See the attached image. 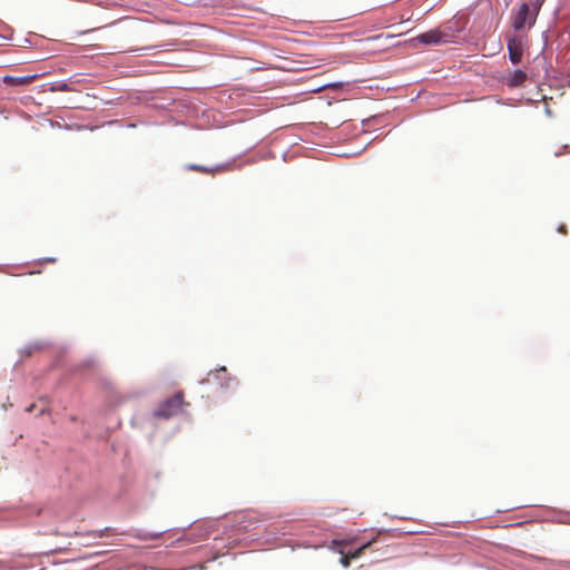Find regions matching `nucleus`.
I'll use <instances>...</instances> for the list:
<instances>
[{
	"label": "nucleus",
	"instance_id": "f257e3e1",
	"mask_svg": "<svg viewBox=\"0 0 570 570\" xmlns=\"http://www.w3.org/2000/svg\"><path fill=\"white\" fill-rule=\"evenodd\" d=\"M538 14L523 4H519L518 11L512 16V28L515 32L530 30L537 21Z\"/></svg>",
	"mask_w": 570,
	"mask_h": 570
},
{
	"label": "nucleus",
	"instance_id": "f03ea898",
	"mask_svg": "<svg viewBox=\"0 0 570 570\" xmlns=\"http://www.w3.org/2000/svg\"><path fill=\"white\" fill-rule=\"evenodd\" d=\"M183 405V395L176 394L163 403L155 410L154 415L157 417L169 419L179 412Z\"/></svg>",
	"mask_w": 570,
	"mask_h": 570
},
{
	"label": "nucleus",
	"instance_id": "7ed1b4c3",
	"mask_svg": "<svg viewBox=\"0 0 570 570\" xmlns=\"http://www.w3.org/2000/svg\"><path fill=\"white\" fill-rule=\"evenodd\" d=\"M412 41H417L424 46L442 45L449 41V35L439 28L431 29L426 32L417 35Z\"/></svg>",
	"mask_w": 570,
	"mask_h": 570
},
{
	"label": "nucleus",
	"instance_id": "20e7f679",
	"mask_svg": "<svg viewBox=\"0 0 570 570\" xmlns=\"http://www.w3.org/2000/svg\"><path fill=\"white\" fill-rule=\"evenodd\" d=\"M507 48L510 61L513 65L520 63L523 55V37L521 35L507 36Z\"/></svg>",
	"mask_w": 570,
	"mask_h": 570
},
{
	"label": "nucleus",
	"instance_id": "39448f33",
	"mask_svg": "<svg viewBox=\"0 0 570 570\" xmlns=\"http://www.w3.org/2000/svg\"><path fill=\"white\" fill-rule=\"evenodd\" d=\"M527 80V73L521 69H515L507 79L505 85L510 88H517Z\"/></svg>",
	"mask_w": 570,
	"mask_h": 570
},
{
	"label": "nucleus",
	"instance_id": "423d86ee",
	"mask_svg": "<svg viewBox=\"0 0 570 570\" xmlns=\"http://www.w3.org/2000/svg\"><path fill=\"white\" fill-rule=\"evenodd\" d=\"M354 541V539H342V540H338V539H334L332 540V546H340L342 548L346 547L347 544L352 543ZM338 553L342 554L341 559H340V563L344 567V568H348L350 567V563H351V556H344V549H340L338 550Z\"/></svg>",
	"mask_w": 570,
	"mask_h": 570
},
{
	"label": "nucleus",
	"instance_id": "0eeeda50",
	"mask_svg": "<svg viewBox=\"0 0 570 570\" xmlns=\"http://www.w3.org/2000/svg\"><path fill=\"white\" fill-rule=\"evenodd\" d=\"M37 77H38V75L19 76V77H16V76H4L3 77V82L4 83H10V85H13V86H23V85L29 83L30 81H32Z\"/></svg>",
	"mask_w": 570,
	"mask_h": 570
},
{
	"label": "nucleus",
	"instance_id": "6e6552de",
	"mask_svg": "<svg viewBox=\"0 0 570 570\" xmlns=\"http://www.w3.org/2000/svg\"><path fill=\"white\" fill-rule=\"evenodd\" d=\"M227 370L225 366H222L219 367L218 370H216L214 373L210 372L209 375H213L214 379L217 381V383L220 385V387L223 389H229L230 387V382H233L234 380L232 377H224V381L222 379V374H226Z\"/></svg>",
	"mask_w": 570,
	"mask_h": 570
},
{
	"label": "nucleus",
	"instance_id": "1a4fd4ad",
	"mask_svg": "<svg viewBox=\"0 0 570 570\" xmlns=\"http://www.w3.org/2000/svg\"><path fill=\"white\" fill-rule=\"evenodd\" d=\"M167 531H168L167 529L161 530V531H157V532H149V531L138 530L134 534V537L139 539V540H156V539L160 538Z\"/></svg>",
	"mask_w": 570,
	"mask_h": 570
},
{
	"label": "nucleus",
	"instance_id": "9d476101",
	"mask_svg": "<svg viewBox=\"0 0 570 570\" xmlns=\"http://www.w3.org/2000/svg\"><path fill=\"white\" fill-rule=\"evenodd\" d=\"M225 166L226 165L220 164V165H216L214 167H206V166H202V165L190 164L186 168L188 170H196V171H202V173H214L216 170L224 168Z\"/></svg>",
	"mask_w": 570,
	"mask_h": 570
},
{
	"label": "nucleus",
	"instance_id": "9b49d317",
	"mask_svg": "<svg viewBox=\"0 0 570 570\" xmlns=\"http://www.w3.org/2000/svg\"><path fill=\"white\" fill-rule=\"evenodd\" d=\"M546 0H521L520 3L525 6L532 12L539 16L541 7L543 6Z\"/></svg>",
	"mask_w": 570,
	"mask_h": 570
},
{
	"label": "nucleus",
	"instance_id": "f8f14e48",
	"mask_svg": "<svg viewBox=\"0 0 570 570\" xmlns=\"http://www.w3.org/2000/svg\"><path fill=\"white\" fill-rule=\"evenodd\" d=\"M42 344L39 342L29 343L20 350L21 356H30L35 351L42 348Z\"/></svg>",
	"mask_w": 570,
	"mask_h": 570
},
{
	"label": "nucleus",
	"instance_id": "ddd939ff",
	"mask_svg": "<svg viewBox=\"0 0 570 570\" xmlns=\"http://www.w3.org/2000/svg\"><path fill=\"white\" fill-rule=\"evenodd\" d=\"M372 544L371 541H367L365 543H362L357 549L350 552V556L352 559H357L362 556V553Z\"/></svg>",
	"mask_w": 570,
	"mask_h": 570
},
{
	"label": "nucleus",
	"instance_id": "4468645a",
	"mask_svg": "<svg viewBox=\"0 0 570 570\" xmlns=\"http://www.w3.org/2000/svg\"><path fill=\"white\" fill-rule=\"evenodd\" d=\"M51 90L69 91L70 86L67 81H59V82H56V85L51 88Z\"/></svg>",
	"mask_w": 570,
	"mask_h": 570
},
{
	"label": "nucleus",
	"instance_id": "2eb2a0df",
	"mask_svg": "<svg viewBox=\"0 0 570 570\" xmlns=\"http://www.w3.org/2000/svg\"><path fill=\"white\" fill-rule=\"evenodd\" d=\"M40 262L53 263V262H56V258L55 257H45V258H41Z\"/></svg>",
	"mask_w": 570,
	"mask_h": 570
},
{
	"label": "nucleus",
	"instance_id": "dca6fc26",
	"mask_svg": "<svg viewBox=\"0 0 570 570\" xmlns=\"http://www.w3.org/2000/svg\"><path fill=\"white\" fill-rule=\"evenodd\" d=\"M558 230H559L560 233H564V232H566V226H564V225H560V226H559V228H558Z\"/></svg>",
	"mask_w": 570,
	"mask_h": 570
},
{
	"label": "nucleus",
	"instance_id": "f3484780",
	"mask_svg": "<svg viewBox=\"0 0 570 570\" xmlns=\"http://www.w3.org/2000/svg\"><path fill=\"white\" fill-rule=\"evenodd\" d=\"M546 114H547L548 116H551V111H550V109H549V108H546Z\"/></svg>",
	"mask_w": 570,
	"mask_h": 570
},
{
	"label": "nucleus",
	"instance_id": "a211bd4d",
	"mask_svg": "<svg viewBox=\"0 0 570 570\" xmlns=\"http://www.w3.org/2000/svg\"><path fill=\"white\" fill-rule=\"evenodd\" d=\"M206 382H208V379H206V380H202L199 383H200V384H205Z\"/></svg>",
	"mask_w": 570,
	"mask_h": 570
}]
</instances>
